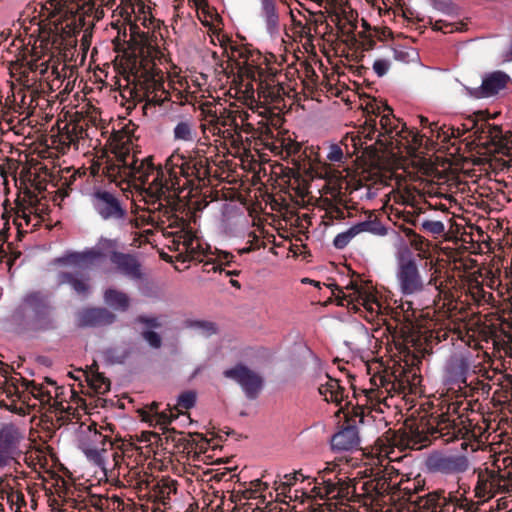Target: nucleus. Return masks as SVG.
<instances>
[{"label": "nucleus", "mask_w": 512, "mask_h": 512, "mask_svg": "<svg viewBox=\"0 0 512 512\" xmlns=\"http://www.w3.org/2000/svg\"><path fill=\"white\" fill-rule=\"evenodd\" d=\"M197 394L195 391H185L178 397L175 409L181 411L182 409L188 410L194 407L196 403Z\"/></svg>", "instance_id": "50"}, {"label": "nucleus", "mask_w": 512, "mask_h": 512, "mask_svg": "<svg viewBox=\"0 0 512 512\" xmlns=\"http://www.w3.org/2000/svg\"><path fill=\"white\" fill-rule=\"evenodd\" d=\"M430 436L428 420L421 419L416 424L406 425L403 430L389 429L384 437L390 446L415 449L417 445L429 441Z\"/></svg>", "instance_id": "13"}, {"label": "nucleus", "mask_w": 512, "mask_h": 512, "mask_svg": "<svg viewBox=\"0 0 512 512\" xmlns=\"http://www.w3.org/2000/svg\"><path fill=\"white\" fill-rule=\"evenodd\" d=\"M430 472L441 474H460L470 467L467 456L459 454L434 453L426 460Z\"/></svg>", "instance_id": "16"}, {"label": "nucleus", "mask_w": 512, "mask_h": 512, "mask_svg": "<svg viewBox=\"0 0 512 512\" xmlns=\"http://www.w3.org/2000/svg\"><path fill=\"white\" fill-rule=\"evenodd\" d=\"M337 19H340L342 17L345 19L352 27L353 29L356 28V18H357V12L354 10L347 11L346 8H341L340 14H337Z\"/></svg>", "instance_id": "62"}, {"label": "nucleus", "mask_w": 512, "mask_h": 512, "mask_svg": "<svg viewBox=\"0 0 512 512\" xmlns=\"http://www.w3.org/2000/svg\"><path fill=\"white\" fill-rule=\"evenodd\" d=\"M177 492V482L170 478H162L151 489L152 497L156 501L165 505L167 500L171 498V495Z\"/></svg>", "instance_id": "35"}, {"label": "nucleus", "mask_w": 512, "mask_h": 512, "mask_svg": "<svg viewBox=\"0 0 512 512\" xmlns=\"http://www.w3.org/2000/svg\"><path fill=\"white\" fill-rule=\"evenodd\" d=\"M510 77L503 71H494L486 74L482 79L479 87H467L464 89L466 94L474 99L490 98L498 95L502 90L506 89Z\"/></svg>", "instance_id": "19"}, {"label": "nucleus", "mask_w": 512, "mask_h": 512, "mask_svg": "<svg viewBox=\"0 0 512 512\" xmlns=\"http://www.w3.org/2000/svg\"><path fill=\"white\" fill-rule=\"evenodd\" d=\"M106 304L120 311H126L129 308L130 300L126 293L109 288L104 293Z\"/></svg>", "instance_id": "38"}, {"label": "nucleus", "mask_w": 512, "mask_h": 512, "mask_svg": "<svg viewBox=\"0 0 512 512\" xmlns=\"http://www.w3.org/2000/svg\"><path fill=\"white\" fill-rule=\"evenodd\" d=\"M188 244L184 251H181L175 257L177 262L197 261L204 262V266H211V270L216 272L219 268L213 262L206 261L205 258L209 252V245L203 244L194 231L192 237H188Z\"/></svg>", "instance_id": "23"}, {"label": "nucleus", "mask_w": 512, "mask_h": 512, "mask_svg": "<svg viewBox=\"0 0 512 512\" xmlns=\"http://www.w3.org/2000/svg\"><path fill=\"white\" fill-rule=\"evenodd\" d=\"M320 498L337 499L341 502L359 501L361 494L356 491V484L351 480L337 479L336 482L322 477V486L313 489Z\"/></svg>", "instance_id": "17"}, {"label": "nucleus", "mask_w": 512, "mask_h": 512, "mask_svg": "<svg viewBox=\"0 0 512 512\" xmlns=\"http://www.w3.org/2000/svg\"><path fill=\"white\" fill-rule=\"evenodd\" d=\"M477 265V260L470 257V255L453 257L449 262L451 270L464 273L471 272Z\"/></svg>", "instance_id": "43"}, {"label": "nucleus", "mask_w": 512, "mask_h": 512, "mask_svg": "<svg viewBox=\"0 0 512 512\" xmlns=\"http://www.w3.org/2000/svg\"><path fill=\"white\" fill-rule=\"evenodd\" d=\"M292 177L290 178L291 185H295L296 194L304 197L309 193V181L315 178L324 179L326 181L325 186L331 191V193H341L343 188L348 186L346 176H343L341 172H336L331 169L327 164H312L309 163V167L304 169V175L297 171H291Z\"/></svg>", "instance_id": "9"}, {"label": "nucleus", "mask_w": 512, "mask_h": 512, "mask_svg": "<svg viewBox=\"0 0 512 512\" xmlns=\"http://www.w3.org/2000/svg\"><path fill=\"white\" fill-rule=\"evenodd\" d=\"M44 489L50 512H63L64 477L57 472H49V476L45 478Z\"/></svg>", "instance_id": "24"}, {"label": "nucleus", "mask_w": 512, "mask_h": 512, "mask_svg": "<svg viewBox=\"0 0 512 512\" xmlns=\"http://www.w3.org/2000/svg\"><path fill=\"white\" fill-rule=\"evenodd\" d=\"M91 386L97 393H106L110 390V381L100 373H96L91 378Z\"/></svg>", "instance_id": "51"}, {"label": "nucleus", "mask_w": 512, "mask_h": 512, "mask_svg": "<svg viewBox=\"0 0 512 512\" xmlns=\"http://www.w3.org/2000/svg\"><path fill=\"white\" fill-rule=\"evenodd\" d=\"M172 135L175 142H195L198 139L197 121L191 116L178 117Z\"/></svg>", "instance_id": "26"}, {"label": "nucleus", "mask_w": 512, "mask_h": 512, "mask_svg": "<svg viewBox=\"0 0 512 512\" xmlns=\"http://www.w3.org/2000/svg\"><path fill=\"white\" fill-rule=\"evenodd\" d=\"M176 417H177V415L173 414L172 410L169 409L168 412H166V411L155 412L152 415V419H149V421L154 422L155 425H160V426H163L164 428H166V426L168 424H170L173 421V419H175Z\"/></svg>", "instance_id": "52"}, {"label": "nucleus", "mask_w": 512, "mask_h": 512, "mask_svg": "<svg viewBox=\"0 0 512 512\" xmlns=\"http://www.w3.org/2000/svg\"><path fill=\"white\" fill-rule=\"evenodd\" d=\"M133 85L135 97L147 104L160 106L170 100V92L164 87L163 71L155 62L142 59L138 66H134Z\"/></svg>", "instance_id": "7"}, {"label": "nucleus", "mask_w": 512, "mask_h": 512, "mask_svg": "<svg viewBox=\"0 0 512 512\" xmlns=\"http://www.w3.org/2000/svg\"><path fill=\"white\" fill-rule=\"evenodd\" d=\"M196 141V146L185 154L176 150L164 166L155 165L152 156L139 160L128 148L116 147V161H107L103 173L113 182L132 183L147 201L169 202L171 193L178 195L188 184L204 182L210 177L209 145L199 138Z\"/></svg>", "instance_id": "1"}, {"label": "nucleus", "mask_w": 512, "mask_h": 512, "mask_svg": "<svg viewBox=\"0 0 512 512\" xmlns=\"http://www.w3.org/2000/svg\"><path fill=\"white\" fill-rule=\"evenodd\" d=\"M369 231L378 236H385L388 234L386 226H351L347 231L338 234L333 241L335 248L343 249L349 242L359 233Z\"/></svg>", "instance_id": "29"}, {"label": "nucleus", "mask_w": 512, "mask_h": 512, "mask_svg": "<svg viewBox=\"0 0 512 512\" xmlns=\"http://www.w3.org/2000/svg\"><path fill=\"white\" fill-rule=\"evenodd\" d=\"M394 59L401 62L410 61V50L407 48H394L392 49Z\"/></svg>", "instance_id": "64"}, {"label": "nucleus", "mask_w": 512, "mask_h": 512, "mask_svg": "<svg viewBox=\"0 0 512 512\" xmlns=\"http://www.w3.org/2000/svg\"><path fill=\"white\" fill-rule=\"evenodd\" d=\"M397 280L401 291L404 294H414L423 289V280L421 278L418 266L412 251L407 245L398 248L397 254Z\"/></svg>", "instance_id": "10"}, {"label": "nucleus", "mask_w": 512, "mask_h": 512, "mask_svg": "<svg viewBox=\"0 0 512 512\" xmlns=\"http://www.w3.org/2000/svg\"><path fill=\"white\" fill-rule=\"evenodd\" d=\"M142 338L149 344L153 349H159L162 346L161 336L152 330H146L142 332Z\"/></svg>", "instance_id": "54"}, {"label": "nucleus", "mask_w": 512, "mask_h": 512, "mask_svg": "<svg viewBox=\"0 0 512 512\" xmlns=\"http://www.w3.org/2000/svg\"><path fill=\"white\" fill-rule=\"evenodd\" d=\"M403 232L407 236L409 240L410 246L417 251V257L419 259H425V266H430V268H433L434 266V260L431 255L430 250V243L428 240H426L423 236L417 234L412 229L402 226Z\"/></svg>", "instance_id": "28"}, {"label": "nucleus", "mask_w": 512, "mask_h": 512, "mask_svg": "<svg viewBox=\"0 0 512 512\" xmlns=\"http://www.w3.org/2000/svg\"><path fill=\"white\" fill-rule=\"evenodd\" d=\"M366 111L368 114H373L375 120L377 116L381 115V131H379L375 143L379 145L380 148L384 150L393 149L401 145L402 140L409 142V137H411L413 144H421L422 137L419 133L409 130L405 123H401L399 119L395 118L392 108L387 104L369 103L366 105Z\"/></svg>", "instance_id": "8"}, {"label": "nucleus", "mask_w": 512, "mask_h": 512, "mask_svg": "<svg viewBox=\"0 0 512 512\" xmlns=\"http://www.w3.org/2000/svg\"><path fill=\"white\" fill-rule=\"evenodd\" d=\"M153 437L161 442V445H168L169 442H173L176 445H182L184 450H187L188 454L193 453V460H198L202 453H205L209 442L204 438L200 437L199 441L193 438L192 434H189V438H185L182 433H177L175 429L165 428L162 435L154 432L149 433V437L146 438L150 441Z\"/></svg>", "instance_id": "15"}, {"label": "nucleus", "mask_w": 512, "mask_h": 512, "mask_svg": "<svg viewBox=\"0 0 512 512\" xmlns=\"http://www.w3.org/2000/svg\"><path fill=\"white\" fill-rule=\"evenodd\" d=\"M432 29L434 31H441L443 33H452L454 31H463L464 30V24L463 23H454V22H447L445 20H433L432 18H429L428 22Z\"/></svg>", "instance_id": "45"}, {"label": "nucleus", "mask_w": 512, "mask_h": 512, "mask_svg": "<svg viewBox=\"0 0 512 512\" xmlns=\"http://www.w3.org/2000/svg\"><path fill=\"white\" fill-rule=\"evenodd\" d=\"M187 327L197 329L205 336H211L217 333V326L215 323L206 320H189L186 322Z\"/></svg>", "instance_id": "48"}, {"label": "nucleus", "mask_w": 512, "mask_h": 512, "mask_svg": "<svg viewBox=\"0 0 512 512\" xmlns=\"http://www.w3.org/2000/svg\"><path fill=\"white\" fill-rule=\"evenodd\" d=\"M158 407L159 404L157 402H153L150 405L145 406L143 409L140 410L142 419L144 421H149V419H152V415L155 412H158Z\"/></svg>", "instance_id": "63"}, {"label": "nucleus", "mask_w": 512, "mask_h": 512, "mask_svg": "<svg viewBox=\"0 0 512 512\" xmlns=\"http://www.w3.org/2000/svg\"><path fill=\"white\" fill-rule=\"evenodd\" d=\"M96 427L97 424L90 420L84 410L80 414L76 409H72L70 406L66 407V435L70 443L81 449L97 465L103 466L104 462L99 446L104 447L107 441L110 443L111 441ZM101 451H105V449L101 448Z\"/></svg>", "instance_id": "5"}, {"label": "nucleus", "mask_w": 512, "mask_h": 512, "mask_svg": "<svg viewBox=\"0 0 512 512\" xmlns=\"http://www.w3.org/2000/svg\"><path fill=\"white\" fill-rule=\"evenodd\" d=\"M390 483L385 478H378L374 480L367 481L363 484V496H369L373 498V494L376 496H383L386 493H389Z\"/></svg>", "instance_id": "41"}, {"label": "nucleus", "mask_w": 512, "mask_h": 512, "mask_svg": "<svg viewBox=\"0 0 512 512\" xmlns=\"http://www.w3.org/2000/svg\"><path fill=\"white\" fill-rule=\"evenodd\" d=\"M499 472V481H500V493H506L512 491V479L510 476L509 469L500 470Z\"/></svg>", "instance_id": "56"}, {"label": "nucleus", "mask_w": 512, "mask_h": 512, "mask_svg": "<svg viewBox=\"0 0 512 512\" xmlns=\"http://www.w3.org/2000/svg\"><path fill=\"white\" fill-rule=\"evenodd\" d=\"M32 213L31 208H26L24 206H18L16 210L14 211L15 218L13 220L12 224H19L17 222L18 219H24L26 221V224H29L30 222V214Z\"/></svg>", "instance_id": "61"}, {"label": "nucleus", "mask_w": 512, "mask_h": 512, "mask_svg": "<svg viewBox=\"0 0 512 512\" xmlns=\"http://www.w3.org/2000/svg\"><path fill=\"white\" fill-rule=\"evenodd\" d=\"M112 260L122 273L132 278H141V266L135 257L129 254L114 253Z\"/></svg>", "instance_id": "33"}, {"label": "nucleus", "mask_w": 512, "mask_h": 512, "mask_svg": "<svg viewBox=\"0 0 512 512\" xmlns=\"http://www.w3.org/2000/svg\"><path fill=\"white\" fill-rule=\"evenodd\" d=\"M327 159L333 163H342L344 159V153L340 145L331 144L327 154Z\"/></svg>", "instance_id": "57"}, {"label": "nucleus", "mask_w": 512, "mask_h": 512, "mask_svg": "<svg viewBox=\"0 0 512 512\" xmlns=\"http://www.w3.org/2000/svg\"><path fill=\"white\" fill-rule=\"evenodd\" d=\"M344 302H346L347 308L354 312L358 311L359 305H362L370 313L376 312L380 307L379 303L366 293H359V298L355 299L351 295L343 294L339 298V305H345Z\"/></svg>", "instance_id": "32"}, {"label": "nucleus", "mask_w": 512, "mask_h": 512, "mask_svg": "<svg viewBox=\"0 0 512 512\" xmlns=\"http://www.w3.org/2000/svg\"><path fill=\"white\" fill-rule=\"evenodd\" d=\"M8 329L18 336H33L58 327L59 321L49 294L28 290L21 295L5 318Z\"/></svg>", "instance_id": "3"}, {"label": "nucleus", "mask_w": 512, "mask_h": 512, "mask_svg": "<svg viewBox=\"0 0 512 512\" xmlns=\"http://www.w3.org/2000/svg\"><path fill=\"white\" fill-rule=\"evenodd\" d=\"M397 488L403 492L402 498L410 502L413 501L412 496L423 489V487L420 485V481L410 482L409 480L405 482L401 481ZM392 489H396V486H394Z\"/></svg>", "instance_id": "46"}, {"label": "nucleus", "mask_w": 512, "mask_h": 512, "mask_svg": "<svg viewBox=\"0 0 512 512\" xmlns=\"http://www.w3.org/2000/svg\"><path fill=\"white\" fill-rule=\"evenodd\" d=\"M431 437H443L449 436L451 434V430H453L452 435L449 439L455 436L454 432V423L450 420L449 416L445 413L438 415L437 417H431L428 419Z\"/></svg>", "instance_id": "34"}, {"label": "nucleus", "mask_w": 512, "mask_h": 512, "mask_svg": "<svg viewBox=\"0 0 512 512\" xmlns=\"http://www.w3.org/2000/svg\"><path fill=\"white\" fill-rule=\"evenodd\" d=\"M377 131V122L374 118L370 117L365 121V127L362 131L363 136L355 133H347L341 143L346 147L348 154H350L348 148L351 146L353 148L352 153H357L362 150L363 154L375 157L378 154V149L375 145L366 144L367 140H372L374 138V134Z\"/></svg>", "instance_id": "20"}, {"label": "nucleus", "mask_w": 512, "mask_h": 512, "mask_svg": "<svg viewBox=\"0 0 512 512\" xmlns=\"http://www.w3.org/2000/svg\"><path fill=\"white\" fill-rule=\"evenodd\" d=\"M480 130L482 134H487L485 137L491 141L500 138L502 133L499 126L491 125L489 123L482 124Z\"/></svg>", "instance_id": "55"}, {"label": "nucleus", "mask_w": 512, "mask_h": 512, "mask_svg": "<svg viewBox=\"0 0 512 512\" xmlns=\"http://www.w3.org/2000/svg\"><path fill=\"white\" fill-rule=\"evenodd\" d=\"M44 17L39 27L40 50L33 46L30 57L24 56L19 64L20 73H39L49 90H59L64 82V0H45L41 8Z\"/></svg>", "instance_id": "2"}, {"label": "nucleus", "mask_w": 512, "mask_h": 512, "mask_svg": "<svg viewBox=\"0 0 512 512\" xmlns=\"http://www.w3.org/2000/svg\"><path fill=\"white\" fill-rule=\"evenodd\" d=\"M231 53L235 60L238 77L243 81L255 80V75L271 60L250 44L231 45Z\"/></svg>", "instance_id": "12"}, {"label": "nucleus", "mask_w": 512, "mask_h": 512, "mask_svg": "<svg viewBox=\"0 0 512 512\" xmlns=\"http://www.w3.org/2000/svg\"><path fill=\"white\" fill-rule=\"evenodd\" d=\"M349 214V211L346 207H340L336 205H331L329 209L326 210L325 215L330 219H345L346 215Z\"/></svg>", "instance_id": "58"}, {"label": "nucleus", "mask_w": 512, "mask_h": 512, "mask_svg": "<svg viewBox=\"0 0 512 512\" xmlns=\"http://www.w3.org/2000/svg\"><path fill=\"white\" fill-rule=\"evenodd\" d=\"M223 375L237 382L251 399L256 398L263 388L264 381L261 375L241 363L225 370Z\"/></svg>", "instance_id": "18"}, {"label": "nucleus", "mask_w": 512, "mask_h": 512, "mask_svg": "<svg viewBox=\"0 0 512 512\" xmlns=\"http://www.w3.org/2000/svg\"><path fill=\"white\" fill-rule=\"evenodd\" d=\"M0 497L2 501H6L10 505V509L14 512H22V507L26 506L24 494L19 490H2Z\"/></svg>", "instance_id": "42"}, {"label": "nucleus", "mask_w": 512, "mask_h": 512, "mask_svg": "<svg viewBox=\"0 0 512 512\" xmlns=\"http://www.w3.org/2000/svg\"><path fill=\"white\" fill-rule=\"evenodd\" d=\"M32 445L24 424L0 423V471L21 472L23 463L30 466L28 453Z\"/></svg>", "instance_id": "6"}, {"label": "nucleus", "mask_w": 512, "mask_h": 512, "mask_svg": "<svg viewBox=\"0 0 512 512\" xmlns=\"http://www.w3.org/2000/svg\"><path fill=\"white\" fill-rule=\"evenodd\" d=\"M360 444L358 429L348 425L335 433L331 439V447L337 451H350L357 449Z\"/></svg>", "instance_id": "27"}, {"label": "nucleus", "mask_w": 512, "mask_h": 512, "mask_svg": "<svg viewBox=\"0 0 512 512\" xmlns=\"http://www.w3.org/2000/svg\"><path fill=\"white\" fill-rule=\"evenodd\" d=\"M65 261H66V266L79 265L80 267H86L88 259L85 255L71 253V254L66 255Z\"/></svg>", "instance_id": "59"}, {"label": "nucleus", "mask_w": 512, "mask_h": 512, "mask_svg": "<svg viewBox=\"0 0 512 512\" xmlns=\"http://www.w3.org/2000/svg\"><path fill=\"white\" fill-rule=\"evenodd\" d=\"M59 118L56 123L51 127L50 135L46 138V149L43 151L44 155V181L45 186L43 189L38 187L39 192L42 194V199L51 202L54 207L59 210L62 208L64 201V181L61 156L64 155V128H61Z\"/></svg>", "instance_id": "4"}, {"label": "nucleus", "mask_w": 512, "mask_h": 512, "mask_svg": "<svg viewBox=\"0 0 512 512\" xmlns=\"http://www.w3.org/2000/svg\"><path fill=\"white\" fill-rule=\"evenodd\" d=\"M89 0H66V62L76 50V36L85 25V7Z\"/></svg>", "instance_id": "14"}, {"label": "nucleus", "mask_w": 512, "mask_h": 512, "mask_svg": "<svg viewBox=\"0 0 512 512\" xmlns=\"http://www.w3.org/2000/svg\"><path fill=\"white\" fill-rule=\"evenodd\" d=\"M433 7L448 16L458 15L459 8L452 0H430Z\"/></svg>", "instance_id": "49"}, {"label": "nucleus", "mask_w": 512, "mask_h": 512, "mask_svg": "<svg viewBox=\"0 0 512 512\" xmlns=\"http://www.w3.org/2000/svg\"><path fill=\"white\" fill-rule=\"evenodd\" d=\"M93 204L97 212L104 218L120 217L123 210L118 199L108 191H98L94 194Z\"/></svg>", "instance_id": "25"}, {"label": "nucleus", "mask_w": 512, "mask_h": 512, "mask_svg": "<svg viewBox=\"0 0 512 512\" xmlns=\"http://www.w3.org/2000/svg\"><path fill=\"white\" fill-rule=\"evenodd\" d=\"M66 507L69 508H78L79 503L82 501H79L78 498L75 496L76 492V486L75 482L72 478V473L66 468Z\"/></svg>", "instance_id": "44"}, {"label": "nucleus", "mask_w": 512, "mask_h": 512, "mask_svg": "<svg viewBox=\"0 0 512 512\" xmlns=\"http://www.w3.org/2000/svg\"><path fill=\"white\" fill-rule=\"evenodd\" d=\"M116 315L107 308L89 307L77 313L76 322L81 328H100L115 322Z\"/></svg>", "instance_id": "22"}, {"label": "nucleus", "mask_w": 512, "mask_h": 512, "mask_svg": "<svg viewBox=\"0 0 512 512\" xmlns=\"http://www.w3.org/2000/svg\"><path fill=\"white\" fill-rule=\"evenodd\" d=\"M261 12L269 31H274L279 25V14L276 9L275 0H261Z\"/></svg>", "instance_id": "39"}, {"label": "nucleus", "mask_w": 512, "mask_h": 512, "mask_svg": "<svg viewBox=\"0 0 512 512\" xmlns=\"http://www.w3.org/2000/svg\"><path fill=\"white\" fill-rule=\"evenodd\" d=\"M280 73L281 70L272 66L270 61L255 75V80H251L246 87L253 90V82L257 83L258 97L262 98L264 103L273 104L278 108L279 104L283 102L285 94V88L277 79Z\"/></svg>", "instance_id": "11"}, {"label": "nucleus", "mask_w": 512, "mask_h": 512, "mask_svg": "<svg viewBox=\"0 0 512 512\" xmlns=\"http://www.w3.org/2000/svg\"><path fill=\"white\" fill-rule=\"evenodd\" d=\"M448 505L444 491H435L419 498V507L431 512H443V508Z\"/></svg>", "instance_id": "37"}, {"label": "nucleus", "mask_w": 512, "mask_h": 512, "mask_svg": "<svg viewBox=\"0 0 512 512\" xmlns=\"http://www.w3.org/2000/svg\"><path fill=\"white\" fill-rule=\"evenodd\" d=\"M390 68V62L385 59H377L373 63V70L378 77H383Z\"/></svg>", "instance_id": "60"}, {"label": "nucleus", "mask_w": 512, "mask_h": 512, "mask_svg": "<svg viewBox=\"0 0 512 512\" xmlns=\"http://www.w3.org/2000/svg\"><path fill=\"white\" fill-rule=\"evenodd\" d=\"M66 282L73 288V290L78 294L85 296L89 291L88 279L80 276H72L66 275Z\"/></svg>", "instance_id": "47"}, {"label": "nucleus", "mask_w": 512, "mask_h": 512, "mask_svg": "<svg viewBox=\"0 0 512 512\" xmlns=\"http://www.w3.org/2000/svg\"><path fill=\"white\" fill-rule=\"evenodd\" d=\"M326 377V383L321 384L318 388L319 393L324 396L327 402L341 405L346 397L345 388L340 385L339 380L331 378L328 375Z\"/></svg>", "instance_id": "31"}, {"label": "nucleus", "mask_w": 512, "mask_h": 512, "mask_svg": "<svg viewBox=\"0 0 512 512\" xmlns=\"http://www.w3.org/2000/svg\"><path fill=\"white\" fill-rule=\"evenodd\" d=\"M393 374L388 376H380L379 384L381 387H384L387 391H396L400 392L402 389V384L398 381H395Z\"/></svg>", "instance_id": "53"}, {"label": "nucleus", "mask_w": 512, "mask_h": 512, "mask_svg": "<svg viewBox=\"0 0 512 512\" xmlns=\"http://www.w3.org/2000/svg\"><path fill=\"white\" fill-rule=\"evenodd\" d=\"M59 388L55 389L54 395L51 391H44L41 387H34L32 394L34 397L39 398L40 401L47 405L45 416L51 425L59 430L64 425V406L63 399L61 398L62 392H58Z\"/></svg>", "instance_id": "21"}, {"label": "nucleus", "mask_w": 512, "mask_h": 512, "mask_svg": "<svg viewBox=\"0 0 512 512\" xmlns=\"http://www.w3.org/2000/svg\"><path fill=\"white\" fill-rule=\"evenodd\" d=\"M251 246L242 250V252H250L261 247L265 248L268 243H275V235L265 230V226H257V229L248 234Z\"/></svg>", "instance_id": "36"}, {"label": "nucleus", "mask_w": 512, "mask_h": 512, "mask_svg": "<svg viewBox=\"0 0 512 512\" xmlns=\"http://www.w3.org/2000/svg\"><path fill=\"white\" fill-rule=\"evenodd\" d=\"M500 486L499 472L486 470L478 476L476 492L479 496L490 498L500 493Z\"/></svg>", "instance_id": "30"}, {"label": "nucleus", "mask_w": 512, "mask_h": 512, "mask_svg": "<svg viewBox=\"0 0 512 512\" xmlns=\"http://www.w3.org/2000/svg\"><path fill=\"white\" fill-rule=\"evenodd\" d=\"M168 228H171L172 226H167ZM181 229L176 232H170L171 241L168 245V248L170 250L184 251L187 244H188V237H192L194 231L191 228V226H180Z\"/></svg>", "instance_id": "40"}]
</instances>
